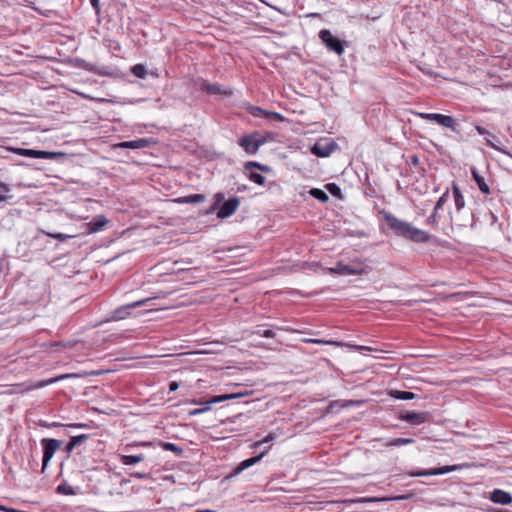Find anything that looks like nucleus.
Here are the masks:
<instances>
[{
    "mask_svg": "<svg viewBox=\"0 0 512 512\" xmlns=\"http://www.w3.org/2000/svg\"><path fill=\"white\" fill-rule=\"evenodd\" d=\"M303 342L305 343H316V344H328V345H337L340 346L341 343L337 341H324L319 339H304Z\"/></svg>",
    "mask_w": 512,
    "mask_h": 512,
    "instance_id": "34",
    "label": "nucleus"
},
{
    "mask_svg": "<svg viewBox=\"0 0 512 512\" xmlns=\"http://www.w3.org/2000/svg\"><path fill=\"white\" fill-rule=\"evenodd\" d=\"M145 459L143 454L139 455H121L120 461L123 465H133L142 462Z\"/></svg>",
    "mask_w": 512,
    "mask_h": 512,
    "instance_id": "23",
    "label": "nucleus"
},
{
    "mask_svg": "<svg viewBox=\"0 0 512 512\" xmlns=\"http://www.w3.org/2000/svg\"><path fill=\"white\" fill-rule=\"evenodd\" d=\"M245 395H247V393H231V394H223V395L214 396V397L210 398L209 400H207L205 402L194 401L195 404H200V405L201 404H205V407L191 410L189 412V415L190 416L200 415L202 413H205V412L209 411L211 404H216V403H220V402H223V401H226V400H231V399H238V398H241V397H243Z\"/></svg>",
    "mask_w": 512,
    "mask_h": 512,
    "instance_id": "3",
    "label": "nucleus"
},
{
    "mask_svg": "<svg viewBox=\"0 0 512 512\" xmlns=\"http://www.w3.org/2000/svg\"><path fill=\"white\" fill-rule=\"evenodd\" d=\"M487 143L489 146L495 148V149H498L493 143H491L489 140H487Z\"/></svg>",
    "mask_w": 512,
    "mask_h": 512,
    "instance_id": "53",
    "label": "nucleus"
},
{
    "mask_svg": "<svg viewBox=\"0 0 512 512\" xmlns=\"http://www.w3.org/2000/svg\"><path fill=\"white\" fill-rule=\"evenodd\" d=\"M326 189L335 197L341 198V189L335 183H328Z\"/></svg>",
    "mask_w": 512,
    "mask_h": 512,
    "instance_id": "31",
    "label": "nucleus"
},
{
    "mask_svg": "<svg viewBox=\"0 0 512 512\" xmlns=\"http://www.w3.org/2000/svg\"><path fill=\"white\" fill-rule=\"evenodd\" d=\"M437 213H438V210H435V208H434L431 215L426 219V223L428 225H432V226L438 225Z\"/></svg>",
    "mask_w": 512,
    "mask_h": 512,
    "instance_id": "36",
    "label": "nucleus"
},
{
    "mask_svg": "<svg viewBox=\"0 0 512 512\" xmlns=\"http://www.w3.org/2000/svg\"><path fill=\"white\" fill-rule=\"evenodd\" d=\"M0 188L5 191V192H9L10 191V187L8 184L4 183V182H0Z\"/></svg>",
    "mask_w": 512,
    "mask_h": 512,
    "instance_id": "45",
    "label": "nucleus"
},
{
    "mask_svg": "<svg viewBox=\"0 0 512 512\" xmlns=\"http://www.w3.org/2000/svg\"><path fill=\"white\" fill-rule=\"evenodd\" d=\"M70 427H75V428H84V427H87L86 424H82V423H74V424H70L69 425Z\"/></svg>",
    "mask_w": 512,
    "mask_h": 512,
    "instance_id": "48",
    "label": "nucleus"
},
{
    "mask_svg": "<svg viewBox=\"0 0 512 512\" xmlns=\"http://www.w3.org/2000/svg\"><path fill=\"white\" fill-rule=\"evenodd\" d=\"M476 131L480 134V135H485V134H490L484 127L482 126H476Z\"/></svg>",
    "mask_w": 512,
    "mask_h": 512,
    "instance_id": "41",
    "label": "nucleus"
},
{
    "mask_svg": "<svg viewBox=\"0 0 512 512\" xmlns=\"http://www.w3.org/2000/svg\"><path fill=\"white\" fill-rule=\"evenodd\" d=\"M252 334L262 336L265 338H274L275 337V332L272 329H266L264 331L256 330V331H253Z\"/></svg>",
    "mask_w": 512,
    "mask_h": 512,
    "instance_id": "33",
    "label": "nucleus"
},
{
    "mask_svg": "<svg viewBox=\"0 0 512 512\" xmlns=\"http://www.w3.org/2000/svg\"><path fill=\"white\" fill-rule=\"evenodd\" d=\"M215 198H216V204H218V203H220L224 199V194L223 193H217L215 195Z\"/></svg>",
    "mask_w": 512,
    "mask_h": 512,
    "instance_id": "46",
    "label": "nucleus"
},
{
    "mask_svg": "<svg viewBox=\"0 0 512 512\" xmlns=\"http://www.w3.org/2000/svg\"><path fill=\"white\" fill-rule=\"evenodd\" d=\"M398 418L411 425L417 426L428 422L431 418V414L427 411H411V412H399Z\"/></svg>",
    "mask_w": 512,
    "mask_h": 512,
    "instance_id": "6",
    "label": "nucleus"
},
{
    "mask_svg": "<svg viewBox=\"0 0 512 512\" xmlns=\"http://www.w3.org/2000/svg\"><path fill=\"white\" fill-rule=\"evenodd\" d=\"M163 449L164 450H167V451H172L176 454H181L182 453V449L180 447H178L177 445L173 444V443H170V442H166L163 444Z\"/></svg>",
    "mask_w": 512,
    "mask_h": 512,
    "instance_id": "35",
    "label": "nucleus"
},
{
    "mask_svg": "<svg viewBox=\"0 0 512 512\" xmlns=\"http://www.w3.org/2000/svg\"><path fill=\"white\" fill-rule=\"evenodd\" d=\"M464 466H465L464 464H460V465L444 466L441 468H434V469H429V470H420V471L411 472L410 476L422 477V476H432V475H443V474H446L449 472L460 470Z\"/></svg>",
    "mask_w": 512,
    "mask_h": 512,
    "instance_id": "12",
    "label": "nucleus"
},
{
    "mask_svg": "<svg viewBox=\"0 0 512 512\" xmlns=\"http://www.w3.org/2000/svg\"><path fill=\"white\" fill-rule=\"evenodd\" d=\"M240 201L238 197H232L225 201L217 212L218 218H227L233 215L239 207Z\"/></svg>",
    "mask_w": 512,
    "mask_h": 512,
    "instance_id": "14",
    "label": "nucleus"
},
{
    "mask_svg": "<svg viewBox=\"0 0 512 512\" xmlns=\"http://www.w3.org/2000/svg\"><path fill=\"white\" fill-rule=\"evenodd\" d=\"M200 88L201 90L209 93V94H213V95H226V96H230L232 95V90L231 89H224L222 88L220 85L218 84H211L205 80H203L200 84Z\"/></svg>",
    "mask_w": 512,
    "mask_h": 512,
    "instance_id": "16",
    "label": "nucleus"
},
{
    "mask_svg": "<svg viewBox=\"0 0 512 512\" xmlns=\"http://www.w3.org/2000/svg\"><path fill=\"white\" fill-rule=\"evenodd\" d=\"M310 194L321 202H327L329 200L328 195L323 190L318 188L311 189Z\"/></svg>",
    "mask_w": 512,
    "mask_h": 512,
    "instance_id": "27",
    "label": "nucleus"
},
{
    "mask_svg": "<svg viewBox=\"0 0 512 512\" xmlns=\"http://www.w3.org/2000/svg\"><path fill=\"white\" fill-rule=\"evenodd\" d=\"M277 438V435L275 433H269L265 438H263L260 441H257L253 444V448L258 449L264 444H269L268 446L271 447L272 442L275 441Z\"/></svg>",
    "mask_w": 512,
    "mask_h": 512,
    "instance_id": "26",
    "label": "nucleus"
},
{
    "mask_svg": "<svg viewBox=\"0 0 512 512\" xmlns=\"http://www.w3.org/2000/svg\"><path fill=\"white\" fill-rule=\"evenodd\" d=\"M147 145H148L147 139H138V140H133V141L120 142V143L116 144L115 147L121 148V149H141V148L147 147Z\"/></svg>",
    "mask_w": 512,
    "mask_h": 512,
    "instance_id": "19",
    "label": "nucleus"
},
{
    "mask_svg": "<svg viewBox=\"0 0 512 512\" xmlns=\"http://www.w3.org/2000/svg\"><path fill=\"white\" fill-rule=\"evenodd\" d=\"M385 367H386V368L394 369V368H395V365H388V364H385Z\"/></svg>",
    "mask_w": 512,
    "mask_h": 512,
    "instance_id": "54",
    "label": "nucleus"
},
{
    "mask_svg": "<svg viewBox=\"0 0 512 512\" xmlns=\"http://www.w3.org/2000/svg\"><path fill=\"white\" fill-rule=\"evenodd\" d=\"M8 198H9V197H7L6 195H4V194H1V193H0V202H4V201H6Z\"/></svg>",
    "mask_w": 512,
    "mask_h": 512,
    "instance_id": "51",
    "label": "nucleus"
},
{
    "mask_svg": "<svg viewBox=\"0 0 512 512\" xmlns=\"http://www.w3.org/2000/svg\"><path fill=\"white\" fill-rule=\"evenodd\" d=\"M195 512H216V511L210 510V509H203V510H196Z\"/></svg>",
    "mask_w": 512,
    "mask_h": 512,
    "instance_id": "52",
    "label": "nucleus"
},
{
    "mask_svg": "<svg viewBox=\"0 0 512 512\" xmlns=\"http://www.w3.org/2000/svg\"><path fill=\"white\" fill-rule=\"evenodd\" d=\"M319 38L328 47L329 50L335 52L337 55H342L344 52V46L340 39L333 36L329 30H321L319 32Z\"/></svg>",
    "mask_w": 512,
    "mask_h": 512,
    "instance_id": "7",
    "label": "nucleus"
},
{
    "mask_svg": "<svg viewBox=\"0 0 512 512\" xmlns=\"http://www.w3.org/2000/svg\"><path fill=\"white\" fill-rule=\"evenodd\" d=\"M131 477L138 478V479H146V478H149V475L147 473L134 472V473H131Z\"/></svg>",
    "mask_w": 512,
    "mask_h": 512,
    "instance_id": "40",
    "label": "nucleus"
},
{
    "mask_svg": "<svg viewBox=\"0 0 512 512\" xmlns=\"http://www.w3.org/2000/svg\"><path fill=\"white\" fill-rule=\"evenodd\" d=\"M252 168H257L264 172H268L270 168L255 161H249L244 164V172L247 173L248 178L258 185H263L265 183V177L257 172H252Z\"/></svg>",
    "mask_w": 512,
    "mask_h": 512,
    "instance_id": "8",
    "label": "nucleus"
},
{
    "mask_svg": "<svg viewBox=\"0 0 512 512\" xmlns=\"http://www.w3.org/2000/svg\"><path fill=\"white\" fill-rule=\"evenodd\" d=\"M389 397L397 400H412L416 397V394L410 391H399L396 389L387 390Z\"/></svg>",
    "mask_w": 512,
    "mask_h": 512,
    "instance_id": "20",
    "label": "nucleus"
},
{
    "mask_svg": "<svg viewBox=\"0 0 512 512\" xmlns=\"http://www.w3.org/2000/svg\"><path fill=\"white\" fill-rule=\"evenodd\" d=\"M277 330L281 331H287V332H296V330L290 328V327H276Z\"/></svg>",
    "mask_w": 512,
    "mask_h": 512,
    "instance_id": "47",
    "label": "nucleus"
},
{
    "mask_svg": "<svg viewBox=\"0 0 512 512\" xmlns=\"http://www.w3.org/2000/svg\"><path fill=\"white\" fill-rule=\"evenodd\" d=\"M449 197V191L448 189L442 194V196L438 199V201L435 204V210H440L443 208V205L448 201Z\"/></svg>",
    "mask_w": 512,
    "mask_h": 512,
    "instance_id": "32",
    "label": "nucleus"
},
{
    "mask_svg": "<svg viewBox=\"0 0 512 512\" xmlns=\"http://www.w3.org/2000/svg\"><path fill=\"white\" fill-rule=\"evenodd\" d=\"M386 226L397 237L404 238L414 243H428L432 236L411 223L398 219L392 214L386 213Z\"/></svg>",
    "mask_w": 512,
    "mask_h": 512,
    "instance_id": "1",
    "label": "nucleus"
},
{
    "mask_svg": "<svg viewBox=\"0 0 512 512\" xmlns=\"http://www.w3.org/2000/svg\"><path fill=\"white\" fill-rule=\"evenodd\" d=\"M41 443L43 446L42 471H44L54 453L61 447L62 442L56 439L44 438Z\"/></svg>",
    "mask_w": 512,
    "mask_h": 512,
    "instance_id": "5",
    "label": "nucleus"
},
{
    "mask_svg": "<svg viewBox=\"0 0 512 512\" xmlns=\"http://www.w3.org/2000/svg\"><path fill=\"white\" fill-rule=\"evenodd\" d=\"M452 192H453V196H454L455 207L458 211H460L461 209H463L465 207V200H464V196L462 195L460 188L458 187V185L456 183H453Z\"/></svg>",
    "mask_w": 512,
    "mask_h": 512,
    "instance_id": "22",
    "label": "nucleus"
},
{
    "mask_svg": "<svg viewBox=\"0 0 512 512\" xmlns=\"http://www.w3.org/2000/svg\"><path fill=\"white\" fill-rule=\"evenodd\" d=\"M270 115L273 118L278 119V120H282L283 119V117L279 113H276V112H271Z\"/></svg>",
    "mask_w": 512,
    "mask_h": 512,
    "instance_id": "49",
    "label": "nucleus"
},
{
    "mask_svg": "<svg viewBox=\"0 0 512 512\" xmlns=\"http://www.w3.org/2000/svg\"><path fill=\"white\" fill-rule=\"evenodd\" d=\"M148 300L149 299L135 301L133 303H130V304H127V305H124V306H121V307L115 309L111 313V315L109 316L107 321H118V320H123V319L127 318L130 314L129 310L143 306Z\"/></svg>",
    "mask_w": 512,
    "mask_h": 512,
    "instance_id": "10",
    "label": "nucleus"
},
{
    "mask_svg": "<svg viewBox=\"0 0 512 512\" xmlns=\"http://www.w3.org/2000/svg\"><path fill=\"white\" fill-rule=\"evenodd\" d=\"M75 447H76V445L70 440L66 446V451L68 453H70Z\"/></svg>",
    "mask_w": 512,
    "mask_h": 512,
    "instance_id": "44",
    "label": "nucleus"
},
{
    "mask_svg": "<svg viewBox=\"0 0 512 512\" xmlns=\"http://www.w3.org/2000/svg\"><path fill=\"white\" fill-rule=\"evenodd\" d=\"M88 439V435L86 434H81V435H78V436H73L71 437V441L76 445H80L82 443H84L86 440Z\"/></svg>",
    "mask_w": 512,
    "mask_h": 512,
    "instance_id": "37",
    "label": "nucleus"
},
{
    "mask_svg": "<svg viewBox=\"0 0 512 512\" xmlns=\"http://www.w3.org/2000/svg\"><path fill=\"white\" fill-rule=\"evenodd\" d=\"M414 442V439L412 438H395L389 442H386V446H401V445H407Z\"/></svg>",
    "mask_w": 512,
    "mask_h": 512,
    "instance_id": "28",
    "label": "nucleus"
},
{
    "mask_svg": "<svg viewBox=\"0 0 512 512\" xmlns=\"http://www.w3.org/2000/svg\"><path fill=\"white\" fill-rule=\"evenodd\" d=\"M419 116L424 120L435 121L439 125L455 131V121L451 116L439 113H419Z\"/></svg>",
    "mask_w": 512,
    "mask_h": 512,
    "instance_id": "11",
    "label": "nucleus"
},
{
    "mask_svg": "<svg viewBox=\"0 0 512 512\" xmlns=\"http://www.w3.org/2000/svg\"><path fill=\"white\" fill-rule=\"evenodd\" d=\"M270 450V446H265L264 449L257 455L242 461L235 469V474H239L245 469L258 463Z\"/></svg>",
    "mask_w": 512,
    "mask_h": 512,
    "instance_id": "15",
    "label": "nucleus"
},
{
    "mask_svg": "<svg viewBox=\"0 0 512 512\" xmlns=\"http://www.w3.org/2000/svg\"><path fill=\"white\" fill-rule=\"evenodd\" d=\"M337 148V144L331 139H322L311 147L312 154L317 157H328Z\"/></svg>",
    "mask_w": 512,
    "mask_h": 512,
    "instance_id": "9",
    "label": "nucleus"
},
{
    "mask_svg": "<svg viewBox=\"0 0 512 512\" xmlns=\"http://www.w3.org/2000/svg\"><path fill=\"white\" fill-rule=\"evenodd\" d=\"M489 499L497 504L509 505L512 503V494L501 489H494L490 493Z\"/></svg>",
    "mask_w": 512,
    "mask_h": 512,
    "instance_id": "17",
    "label": "nucleus"
},
{
    "mask_svg": "<svg viewBox=\"0 0 512 512\" xmlns=\"http://www.w3.org/2000/svg\"><path fill=\"white\" fill-rule=\"evenodd\" d=\"M328 271L330 273L348 276L362 273L363 268L359 265H349L339 262L334 267L328 268Z\"/></svg>",
    "mask_w": 512,
    "mask_h": 512,
    "instance_id": "13",
    "label": "nucleus"
},
{
    "mask_svg": "<svg viewBox=\"0 0 512 512\" xmlns=\"http://www.w3.org/2000/svg\"><path fill=\"white\" fill-rule=\"evenodd\" d=\"M10 151L25 157L50 160H55L65 155L63 152H50L24 148H10Z\"/></svg>",
    "mask_w": 512,
    "mask_h": 512,
    "instance_id": "4",
    "label": "nucleus"
},
{
    "mask_svg": "<svg viewBox=\"0 0 512 512\" xmlns=\"http://www.w3.org/2000/svg\"><path fill=\"white\" fill-rule=\"evenodd\" d=\"M132 73L139 77V78H145L147 75L146 67L142 64H136L131 69Z\"/></svg>",
    "mask_w": 512,
    "mask_h": 512,
    "instance_id": "30",
    "label": "nucleus"
},
{
    "mask_svg": "<svg viewBox=\"0 0 512 512\" xmlns=\"http://www.w3.org/2000/svg\"><path fill=\"white\" fill-rule=\"evenodd\" d=\"M205 200V196L202 194H193L189 196H185L182 198H179L177 202L179 203H200Z\"/></svg>",
    "mask_w": 512,
    "mask_h": 512,
    "instance_id": "25",
    "label": "nucleus"
},
{
    "mask_svg": "<svg viewBox=\"0 0 512 512\" xmlns=\"http://www.w3.org/2000/svg\"><path fill=\"white\" fill-rule=\"evenodd\" d=\"M91 6L99 12V0H90Z\"/></svg>",
    "mask_w": 512,
    "mask_h": 512,
    "instance_id": "43",
    "label": "nucleus"
},
{
    "mask_svg": "<svg viewBox=\"0 0 512 512\" xmlns=\"http://www.w3.org/2000/svg\"><path fill=\"white\" fill-rule=\"evenodd\" d=\"M266 142V138L261 136L259 133H252L244 135L239 138L238 144L243 150L250 155H254L258 152L261 145Z\"/></svg>",
    "mask_w": 512,
    "mask_h": 512,
    "instance_id": "2",
    "label": "nucleus"
},
{
    "mask_svg": "<svg viewBox=\"0 0 512 512\" xmlns=\"http://www.w3.org/2000/svg\"><path fill=\"white\" fill-rule=\"evenodd\" d=\"M108 223V220L103 215H97L87 223V231L88 233H96L101 231Z\"/></svg>",
    "mask_w": 512,
    "mask_h": 512,
    "instance_id": "18",
    "label": "nucleus"
},
{
    "mask_svg": "<svg viewBox=\"0 0 512 512\" xmlns=\"http://www.w3.org/2000/svg\"><path fill=\"white\" fill-rule=\"evenodd\" d=\"M51 237L55 238V239H58V240H61V241H65L69 238H71L70 235H66V234H62V233H57V234H49Z\"/></svg>",
    "mask_w": 512,
    "mask_h": 512,
    "instance_id": "39",
    "label": "nucleus"
},
{
    "mask_svg": "<svg viewBox=\"0 0 512 512\" xmlns=\"http://www.w3.org/2000/svg\"><path fill=\"white\" fill-rule=\"evenodd\" d=\"M410 498V495H401V496H386L385 501H393V500H404Z\"/></svg>",
    "mask_w": 512,
    "mask_h": 512,
    "instance_id": "38",
    "label": "nucleus"
},
{
    "mask_svg": "<svg viewBox=\"0 0 512 512\" xmlns=\"http://www.w3.org/2000/svg\"><path fill=\"white\" fill-rule=\"evenodd\" d=\"M57 492L63 495H75L76 492L72 486L67 483H62L57 487Z\"/></svg>",
    "mask_w": 512,
    "mask_h": 512,
    "instance_id": "29",
    "label": "nucleus"
},
{
    "mask_svg": "<svg viewBox=\"0 0 512 512\" xmlns=\"http://www.w3.org/2000/svg\"><path fill=\"white\" fill-rule=\"evenodd\" d=\"M178 388H179V384L177 382H175V381H172L169 384V390L170 391H176Z\"/></svg>",
    "mask_w": 512,
    "mask_h": 512,
    "instance_id": "42",
    "label": "nucleus"
},
{
    "mask_svg": "<svg viewBox=\"0 0 512 512\" xmlns=\"http://www.w3.org/2000/svg\"><path fill=\"white\" fill-rule=\"evenodd\" d=\"M418 162H419V159L416 155L411 156V163L416 165V164H418Z\"/></svg>",
    "mask_w": 512,
    "mask_h": 512,
    "instance_id": "50",
    "label": "nucleus"
},
{
    "mask_svg": "<svg viewBox=\"0 0 512 512\" xmlns=\"http://www.w3.org/2000/svg\"><path fill=\"white\" fill-rule=\"evenodd\" d=\"M471 174H472L473 179L477 183L479 190L483 194H489L490 188L487 185V183L485 182L484 178L478 173L476 168H471Z\"/></svg>",
    "mask_w": 512,
    "mask_h": 512,
    "instance_id": "21",
    "label": "nucleus"
},
{
    "mask_svg": "<svg viewBox=\"0 0 512 512\" xmlns=\"http://www.w3.org/2000/svg\"><path fill=\"white\" fill-rule=\"evenodd\" d=\"M77 376H78L77 374H63V375H60V376H58L56 378H51V379H48V380L40 381V382H38L34 386V388H41V387L53 384V383H55L57 381H60V380H63V379H68V378H73V377H77Z\"/></svg>",
    "mask_w": 512,
    "mask_h": 512,
    "instance_id": "24",
    "label": "nucleus"
},
{
    "mask_svg": "<svg viewBox=\"0 0 512 512\" xmlns=\"http://www.w3.org/2000/svg\"><path fill=\"white\" fill-rule=\"evenodd\" d=\"M491 216H492L493 221H495L496 220V216L493 213H491Z\"/></svg>",
    "mask_w": 512,
    "mask_h": 512,
    "instance_id": "55",
    "label": "nucleus"
}]
</instances>
